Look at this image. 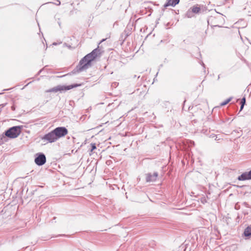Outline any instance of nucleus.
I'll use <instances>...</instances> for the list:
<instances>
[{
  "label": "nucleus",
  "instance_id": "0eeeda50",
  "mask_svg": "<svg viewBox=\"0 0 251 251\" xmlns=\"http://www.w3.org/2000/svg\"><path fill=\"white\" fill-rule=\"evenodd\" d=\"M87 63V60H85L83 61H82V59L80 61L79 64V71H84L87 69H88L90 66V64H86V66H84L85 64Z\"/></svg>",
  "mask_w": 251,
  "mask_h": 251
},
{
  "label": "nucleus",
  "instance_id": "6e6552de",
  "mask_svg": "<svg viewBox=\"0 0 251 251\" xmlns=\"http://www.w3.org/2000/svg\"><path fill=\"white\" fill-rule=\"evenodd\" d=\"M251 179V170L248 173H244L238 176L239 180H245Z\"/></svg>",
  "mask_w": 251,
  "mask_h": 251
},
{
  "label": "nucleus",
  "instance_id": "39448f33",
  "mask_svg": "<svg viewBox=\"0 0 251 251\" xmlns=\"http://www.w3.org/2000/svg\"><path fill=\"white\" fill-rule=\"evenodd\" d=\"M36 157L35 158V162L38 166L44 165L46 162V158L44 154L40 153L36 154Z\"/></svg>",
  "mask_w": 251,
  "mask_h": 251
},
{
  "label": "nucleus",
  "instance_id": "a211bd4d",
  "mask_svg": "<svg viewBox=\"0 0 251 251\" xmlns=\"http://www.w3.org/2000/svg\"><path fill=\"white\" fill-rule=\"evenodd\" d=\"M57 1L58 2V3H57L56 4H57V5H59L60 4V1H59L58 0H57Z\"/></svg>",
  "mask_w": 251,
  "mask_h": 251
},
{
  "label": "nucleus",
  "instance_id": "dca6fc26",
  "mask_svg": "<svg viewBox=\"0 0 251 251\" xmlns=\"http://www.w3.org/2000/svg\"><path fill=\"white\" fill-rule=\"evenodd\" d=\"M231 100V98H230L228 99L227 100H226L225 101L222 102L221 103V106H224V105H226V104H227Z\"/></svg>",
  "mask_w": 251,
  "mask_h": 251
},
{
  "label": "nucleus",
  "instance_id": "423d86ee",
  "mask_svg": "<svg viewBox=\"0 0 251 251\" xmlns=\"http://www.w3.org/2000/svg\"><path fill=\"white\" fill-rule=\"evenodd\" d=\"M157 176L158 173L157 172H154L153 174L148 173L146 174V181L148 182H154L156 180Z\"/></svg>",
  "mask_w": 251,
  "mask_h": 251
},
{
  "label": "nucleus",
  "instance_id": "f03ea898",
  "mask_svg": "<svg viewBox=\"0 0 251 251\" xmlns=\"http://www.w3.org/2000/svg\"><path fill=\"white\" fill-rule=\"evenodd\" d=\"M21 133V127L19 126H13L8 129L5 133V135L10 138L17 137Z\"/></svg>",
  "mask_w": 251,
  "mask_h": 251
},
{
  "label": "nucleus",
  "instance_id": "f8f14e48",
  "mask_svg": "<svg viewBox=\"0 0 251 251\" xmlns=\"http://www.w3.org/2000/svg\"><path fill=\"white\" fill-rule=\"evenodd\" d=\"M244 235L245 236H249L251 235V227H247L244 231Z\"/></svg>",
  "mask_w": 251,
  "mask_h": 251
},
{
  "label": "nucleus",
  "instance_id": "4468645a",
  "mask_svg": "<svg viewBox=\"0 0 251 251\" xmlns=\"http://www.w3.org/2000/svg\"><path fill=\"white\" fill-rule=\"evenodd\" d=\"M186 16L190 18H192V17L194 16V15H193V12H192V11L191 10H189L187 13H186Z\"/></svg>",
  "mask_w": 251,
  "mask_h": 251
},
{
  "label": "nucleus",
  "instance_id": "20e7f679",
  "mask_svg": "<svg viewBox=\"0 0 251 251\" xmlns=\"http://www.w3.org/2000/svg\"><path fill=\"white\" fill-rule=\"evenodd\" d=\"M42 140L47 141L49 143H53L56 141L58 139L57 138L54 131L52 130L48 134H45L42 137Z\"/></svg>",
  "mask_w": 251,
  "mask_h": 251
},
{
  "label": "nucleus",
  "instance_id": "2eb2a0df",
  "mask_svg": "<svg viewBox=\"0 0 251 251\" xmlns=\"http://www.w3.org/2000/svg\"><path fill=\"white\" fill-rule=\"evenodd\" d=\"M245 102H246V98L244 97L242 99L241 101L240 111H241L243 109L244 106L245 104Z\"/></svg>",
  "mask_w": 251,
  "mask_h": 251
},
{
  "label": "nucleus",
  "instance_id": "6ab92c4d",
  "mask_svg": "<svg viewBox=\"0 0 251 251\" xmlns=\"http://www.w3.org/2000/svg\"><path fill=\"white\" fill-rule=\"evenodd\" d=\"M104 40H105V39H103V40L101 41V42H102L104 41Z\"/></svg>",
  "mask_w": 251,
  "mask_h": 251
},
{
  "label": "nucleus",
  "instance_id": "9d476101",
  "mask_svg": "<svg viewBox=\"0 0 251 251\" xmlns=\"http://www.w3.org/2000/svg\"><path fill=\"white\" fill-rule=\"evenodd\" d=\"M179 2V0H167V3L164 5L165 7L168 6H175Z\"/></svg>",
  "mask_w": 251,
  "mask_h": 251
},
{
  "label": "nucleus",
  "instance_id": "7ed1b4c3",
  "mask_svg": "<svg viewBox=\"0 0 251 251\" xmlns=\"http://www.w3.org/2000/svg\"><path fill=\"white\" fill-rule=\"evenodd\" d=\"M53 131L58 139L68 134V130L65 127H57L53 129Z\"/></svg>",
  "mask_w": 251,
  "mask_h": 251
},
{
  "label": "nucleus",
  "instance_id": "ddd939ff",
  "mask_svg": "<svg viewBox=\"0 0 251 251\" xmlns=\"http://www.w3.org/2000/svg\"><path fill=\"white\" fill-rule=\"evenodd\" d=\"M191 10L193 13H198L200 11V8L197 6H194L192 8Z\"/></svg>",
  "mask_w": 251,
  "mask_h": 251
},
{
  "label": "nucleus",
  "instance_id": "9b49d317",
  "mask_svg": "<svg viewBox=\"0 0 251 251\" xmlns=\"http://www.w3.org/2000/svg\"><path fill=\"white\" fill-rule=\"evenodd\" d=\"M101 53L100 50L99 49V47L96 49L94 50L90 53L93 57L95 59Z\"/></svg>",
  "mask_w": 251,
  "mask_h": 251
},
{
  "label": "nucleus",
  "instance_id": "f3484780",
  "mask_svg": "<svg viewBox=\"0 0 251 251\" xmlns=\"http://www.w3.org/2000/svg\"><path fill=\"white\" fill-rule=\"evenodd\" d=\"M91 152H92V151L96 149V144L95 143L91 144Z\"/></svg>",
  "mask_w": 251,
  "mask_h": 251
},
{
  "label": "nucleus",
  "instance_id": "f257e3e1",
  "mask_svg": "<svg viewBox=\"0 0 251 251\" xmlns=\"http://www.w3.org/2000/svg\"><path fill=\"white\" fill-rule=\"evenodd\" d=\"M78 86H80V85L75 84V85H69V86L58 85V86H55L53 88H52L50 89L46 90L45 91V92L46 93H50V92L56 93L58 91L61 92L64 91H67V90H70L73 88L77 87Z\"/></svg>",
  "mask_w": 251,
  "mask_h": 251
},
{
  "label": "nucleus",
  "instance_id": "1a4fd4ad",
  "mask_svg": "<svg viewBox=\"0 0 251 251\" xmlns=\"http://www.w3.org/2000/svg\"><path fill=\"white\" fill-rule=\"evenodd\" d=\"M94 59V57H93V56L92 55V54L90 53L88 54L87 55H86L85 56H84L82 58V61H83L85 60H87V63H86V64L84 65V66H86L87 64H91V61H93Z\"/></svg>",
  "mask_w": 251,
  "mask_h": 251
}]
</instances>
